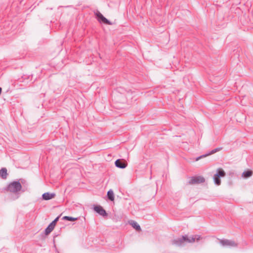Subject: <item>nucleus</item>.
Segmentation results:
<instances>
[{"instance_id": "2", "label": "nucleus", "mask_w": 253, "mask_h": 253, "mask_svg": "<svg viewBox=\"0 0 253 253\" xmlns=\"http://www.w3.org/2000/svg\"><path fill=\"white\" fill-rule=\"evenodd\" d=\"M225 175V171L221 169H218L216 173L213 175L214 183L216 185H219L221 184L220 177Z\"/></svg>"}, {"instance_id": "8", "label": "nucleus", "mask_w": 253, "mask_h": 253, "mask_svg": "<svg viewBox=\"0 0 253 253\" xmlns=\"http://www.w3.org/2000/svg\"><path fill=\"white\" fill-rule=\"evenodd\" d=\"M185 237H183V235L181 237L174 239L172 240V243L177 246H182L184 243V240Z\"/></svg>"}, {"instance_id": "10", "label": "nucleus", "mask_w": 253, "mask_h": 253, "mask_svg": "<svg viewBox=\"0 0 253 253\" xmlns=\"http://www.w3.org/2000/svg\"><path fill=\"white\" fill-rule=\"evenodd\" d=\"M55 196V194L54 193H50L49 192H46L42 195V198L44 200H49L52 199Z\"/></svg>"}, {"instance_id": "1", "label": "nucleus", "mask_w": 253, "mask_h": 253, "mask_svg": "<svg viewBox=\"0 0 253 253\" xmlns=\"http://www.w3.org/2000/svg\"><path fill=\"white\" fill-rule=\"evenodd\" d=\"M25 180L23 179H20L19 180L13 181L9 183L7 186L4 187L3 189V191L9 192L15 194V197L13 200L17 199L19 197V192L20 191L25 192L26 190L25 186H22V184H23V181Z\"/></svg>"}, {"instance_id": "5", "label": "nucleus", "mask_w": 253, "mask_h": 253, "mask_svg": "<svg viewBox=\"0 0 253 253\" xmlns=\"http://www.w3.org/2000/svg\"><path fill=\"white\" fill-rule=\"evenodd\" d=\"M220 244L224 247L230 246V247H235L237 246L236 243L232 240L227 239H222L220 241Z\"/></svg>"}, {"instance_id": "17", "label": "nucleus", "mask_w": 253, "mask_h": 253, "mask_svg": "<svg viewBox=\"0 0 253 253\" xmlns=\"http://www.w3.org/2000/svg\"><path fill=\"white\" fill-rule=\"evenodd\" d=\"M78 219V217H73L69 216H64L62 217L63 220H68V221H76Z\"/></svg>"}, {"instance_id": "14", "label": "nucleus", "mask_w": 253, "mask_h": 253, "mask_svg": "<svg viewBox=\"0 0 253 253\" xmlns=\"http://www.w3.org/2000/svg\"><path fill=\"white\" fill-rule=\"evenodd\" d=\"M253 174V171L251 170H247L244 171L242 173V176L244 178H247L251 176Z\"/></svg>"}, {"instance_id": "11", "label": "nucleus", "mask_w": 253, "mask_h": 253, "mask_svg": "<svg viewBox=\"0 0 253 253\" xmlns=\"http://www.w3.org/2000/svg\"><path fill=\"white\" fill-rule=\"evenodd\" d=\"M129 223L132 226V227L133 228H134L136 231H139L141 230V227L137 222L134 220H130L129 221Z\"/></svg>"}, {"instance_id": "3", "label": "nucleus", "mask_w": 253, "mask_h": 253, "mask_svg": "<svg viewBox=\"0 0 253 253\" xmlns=\"http://www.w3.org/2000/svg\"><path fill=\"white\" fill-rule=\"evenodd\" d=\"M97 20L100 22L107 25H111V22L106 18L99 11H97L94 13Z\"/></svg>"}, {"instance_id": "6", "label": "nucleus", "mask_w": 253, "mask_h": 253, "mask_svg": "<svg viewBox=\"0 0 253 253\" xmlns=\"http://www.w3.org/2000/svg\"><path fill=\"white\" fill-rule=\"evenodd\" d=\"M94 211L102 216H106L107 213L105 210L100 206H95L93 208Z\"/></svg>"}, {"instance_id": "16", "label": "nucleus", "mask_w": 253, "mask_h": 253, "mask_svg": "<svg viewBox=\"0 0 253 253\" xmlns=\"http://www.w3.org/2000/svg\"><path fill=\"white\" fill-rule=\"evenodd\" d=\"M183 237H185L184 242L187 243H193L195 242V238L192 237H188L187 235H183Z\"/></svg>"}, {"instance_id": "4", "label": "nucleus", "mask_w": 253, "mask_h": 253, "mask_svg": "<svg viewBox=\"0 0 253 253\" xmlns=\"http://www.w3.org/2000/svg\"><path fill=\"white\" fill-rule=\"evenodd\" d=\"M205 181V178L201 176H198L192 177L191 180L189 181L190 184H194L196 183H201L204 182Z\"/></svg>"}, {"instance_id": "7", "label": "nucleus", "mask_w": 253, "mask_h": 253, "mask_svg": "<svg viewBox=\"0 0 253 253\" xmlns=\"http://www.w3.org/2000/svg\"><path fill=\"white\" fill-rule=\"evenodd\" d=\"M115 166L118 168L125 169L127 166V163L123 159H118L115 162Z\"/></svg>"}, {"instance_id": "13", "label": "nucleus", "mask_w": 253, "mask_h": 253, "mask_svg": "<svg viewBox=\"0 0 253 253\" xmlns=\"http://www.w3.org/2000/svg\"><path fill=\"white\" fill-rule=\"evenodd\" d=\"M107 196L108 199L111 201H114V195L113 191L112 189L109 190L107 192Z\"/></svg>"}, {"instance_id": "18", "label": "nucleus", "mask_w": 253, "mask_h": 253, "mask_svg": "<svg viewBox=\"0 0 253 253\" xmlns=\"http://www.w3.org/2000/svg\"><path fill=\"white\" fill-rule=\"evenodd\" d=\"M192 237L193 238H195V241L196 240H197V241L200 240V238H201L200 236L198 235H195L194 236H192Z\"/></svg>"}, {"instance_id": "12", "label": "nucleus", "mask_w": 253, "mask_h": 253, "mask_svg": "<svg viewBox=\"0 0 253 253\" xmlns=\"http://www.w3.org/2000/svg\"><path fill=\"white\" fill-rule=\"evenodd\" d=\"M7 169L5 168H2L0 170V176L3 179H5L7 178Z\"/></svg>"}, {"instance_id": "15", "label": "nucleus", "mask_w": 253, "mask_h": 253, "mask_svg": "<svg viewBox=\"0 0 253 253\" xmlns=\"http://www.w3.org/2000/svg\"><path fill=\"white\" fill-rule=\"evenodd\" d=\"M54 227L49 224L44 230V233L46 235H48L54 229Z\"/></svg>"}, {"instance_id": "9", "label": "nucleus", "mask_w": 253, "mask_h": 253, "mask_svg": "<svg viewBox=\"0 0 253 253\" xmlns=\"http://www.w3.org/2000/svg\"><path fill=\"white\" fill-rule=\"evenodd\" d=\"M222 149V147L216 148L212 150L211 151L208 153L204 154V155H202V156H201L200 157H197L196 158V161L199 160V159H200L202 158L205 157H207V156H209L210 155L213 154H214V153H216L217 152H218V151L221 150Z\"/></svg>"}, {"instance_id": "22", "label": "nucleus", "mask_w": 253, "mask_h": 253, "mask_svg": "<svg viewBox=\"0 0 253 253\" xmlns=\"http://www.w3.org/2000/svg\"><path fill=\"white\" fill-rule=\"evenodd\" d=\"M120 96H123V95L122 94V93L120 94Z\"/></svg>"}, {"instance_id": "19", "label": "nucleus", "mask_w": 253, "mask_h": 253, "mask_svg": "<svg viewBox=\"0 0 253 253\" xmlns=\"http://www.w3.org/2000/svg\"><path fill=\"white\" fill-rule=\"evenodd\" d=\"M57 222L53 220L50 224L52 225L54 227H55Z\"/></svg>"}, {"instance_id": "21", "label": "nucleus", "mask_w": 253, "mask_h": 253, "mask_svg": "<svg viewBox=\"0 0 253 253\" xmlns=\"http://www.w3.org/2000/svg\"><path fill=\"white\" fill-rule=\"evenodd\" d=\"M116 93H117L116 91H113L112 96H115L116 95Z\"/></svg>"}, {"instance_id": "20", "label": "nucleus", "mask_w": 253, "mask_h": 253, "mask_svg": "<svg viewBox=\"0 0 253 253\" xmlns=\"http://www.w3.org/2000/svg\"><path fill=\"white\" fill-rule=\"evenodd\" d=\"M60 216H58L57 217H56L54 220L57 222V221L59 220Z\"/></svg>"}]
</instances>
